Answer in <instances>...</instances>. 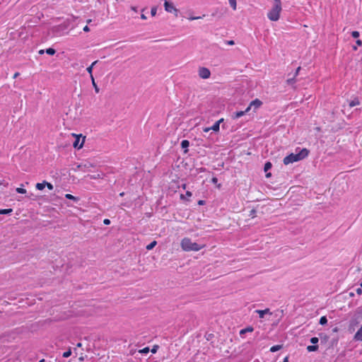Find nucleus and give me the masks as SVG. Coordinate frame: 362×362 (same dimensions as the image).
<instances>
[{
  "label": "nucleus",
  "instance_id": "1",
  "mask_svg": "<svg viewBox=\"0 0 362 362\" xmlns=\"http://www.w3.org/2000/svg\"><path fill=\"white\" fill-rule=\"evenodd\" d=\"M309 154V151L307 148L301 149L298 153H291L284 158V164L288 165L294 162H297L306 158Z\"/></svg>",
  "mask_w": 362,
  "mask_h": 362
},
{
  "label": "nucleus",
  "instance_id": "2",
  "mask_svg": "<svg viewBox=\"0 0 362 362\" xmlns=\"http://www.w3.org/2000/svg\"><path fill=\"white\" fill-rule=\"evenodd\" d=\"M180 245L182 249L187 252L199 251L204 247V245H199L196 243L192 242L191 239L189 238H184L181 240Z\"/></svg>",
  "mask_w": 362,
  "mask_h": 362
},
{
  "label": "nucleus",
  "instance_id": "3",
  "mask_svg": "<svg viewBox=\"0 0 362 362\" xmlns=\"http://www.w3.org/2000/svg\"><path fill=\"white\" fill-rule=\"evenodd\" d=\"M282 4L278 2L274 3L272 7L269 9V11L267 13V18L271 21H277L280 18Z\"/></svg>",
  "mask_w": 362,
  "mask_h": 362
},
{
  "label": "nucleus",
  "instance_id": "4",
  "mask_svg": "<svg viewBox=\"0 0 362 362\" xmlns=\"http://www.w3.org/2000/svg\"><path fill=\"white\" fill-rule=\"evenodd\" d=\"M94 166L95 165L92 163H90V161L85 160V161L81 163L80 164H78L76 166V168L74 170L75 171L79 170V171H81L83 173H88V172H90V168H93Z\"/></svg>",
  "mask_w": 362,
  "mask_h": 362
},
{
  "label": "nucleus",
  "instance_id": "5",
  "mask_svg": "<svg viewBox=\"0 0 362 362\" xmlns=\"http://www.w3.org/2000/svg\"><path fill=\"white\" fill-rule=\"evenodd\" d=\"M72 136L76 138L75 141L73 144V146L74 148L81 149L83 148L86 136L82 137V134H71Z\"/></svg>",
  "mask_w": 362,
  "mask_h": 362
},
{
  "label": "nucleus",
  "instance_id": "6",
  "mask_svg": "<svg viewBox=\"0 0 362 362\" xmlns=\"http://www.w3.org/2000/svg\"><path fill=\"white\" fill-rule=\"evenodd\" d=\"M165 10L168 13H173L176 17L178 15V10L174 6V5L168 1L164 2Z\"/></svg>",
  "mask_w": 362,
  "mask_h": 362
},
{
  "label": "nucleus",
  "instance_id": "7",
  "mask_svg": "<svg viewBox=\"0 0 362 362\" xmlns=\"http://www.w3.org/2000/svg\"><path fill=\"white\" fill-rule=\"evenodd\" d=\"M199 76L203 79H207L210 78L211 71L208 68L200 67L198 71Z\"/></svg>",
  "mask_w": 362,
  "mask_h": 362
},
{
  "label": "nucleus",
  "instance_id": "8",
  "mask_svg": "<svg viewBox=\"0 0 362 362\" xmlns=\"http://www.w3.org/2000/svg\"><path fill=\"white\" fill-rule=\"evenodd\" d=\"M262 105V102L257 98L250 103L249 106L246 108L245 112H249L252 107H254L255 110L258 109Z\"/></svg>",
  "mask_w": 362,
  "mask_h": 362
},
{
  "label": "nucleus",
  "instance_id": "9",
  "mask_svg": "<svg viewBox=\"0 0 362 362\" xmlns=\"http://www.w3.org/2000/svg\"><path fill=\"white\" fill-rule=\"evenodd\" d=\"M223 121V119L221 118L219 120L216 121L211 127H210V129L214 132H218L220 129V124Z\"/></svg>",
  "mask_w": 362,
  "mask_h": 362
},
{
  "label": "nucleus",
  "instance_id": "10",
  "mask_svg": "<svg viewBox=\"0 0 362 362\" xmlns=\"http://www.w3.org/2000/svg\"><path fill=\"white\" fill-rule=\"evenodd\" d=\"M354 339L358 341H362V325L361 327L358 329L354 337Z\"/></svg>",
  "mask_w": 362,
  "mask_h": 362
},
{
  "label": "nucleus",
  "instance_id": "11",
  "mask_svg": "<svg viewBox=\"0 0 362 362\" xmlns=\"http://www.w3.org/2000/svg\"><path fill=\"white\" fill-rule=\"evenodd\" d=\"M247 112H245V111H238V112H235L233 113V115H232V118L233 119H237L238 118H240V117L243 116L245 113H247Z\"/></svg>",
  "mask_w": 362,
  "mask_h": 362
},
{
  "label": "nucleus",
  "instance_id": "12",
  "mask_svg": "<svg viewBox=\"0 0 362 362\" xmlns=\"http://www.w3.org/2000/svg\"><path fill=\"white\" fill-rule=\"evenodd\" d=\"M254 331V328L252 326H248L246 328L242 329L240 331V335L243 336L247 332H252Z\"/></svg>",
  "mask_w": 362,
  "mask_h": 362
},
{
  "label": "nucleus",
  "instance_id": "13",
  "mask_svg": "<svg viewBox=\"0 0 362 362\" xmlns=\"http://www.w3.org/2000/svg\"><path fill=\"white\" fill-rule=\"evenodd\" d=\"M90 179L91 180H98V179H103L104 177V174L103 173H97L91 175H88Z\"/></svg>",
  "mask_w": 362,
  "mask_h": 362
},
{
  "label": "nucleus",
  "instance_id": "14",
  "mask_svg": "<svg viewBox=\"0 0 362 362\" xmlns=\"http://www.w3.org/2000/svg\"><path fill=\"white\" fill-rule=\"evenodd\" d=\"M256 312L259 314V317L260 318H263L265 314L269 313V309L267 308L265 310H257Z\"/></svg>",
  "mask_w": 362,
  "mask_h": 362
},
{
  "label": "nucleus",
  "instance_id": "15",
  "mask_svg": "<svg viewBox=\"0 0 362 362\" xmlns=\"http://www.w3.org/2000/svg\"><path fill=\"white\" fill-rule=\"evenodd\" d=\"M360 104V101L358 98H354L349 103V107H353L354 106L358 105Z\"/></svg>",
  "mask_w": 362,
  "mask_h": 362
},
{
  "label": "nucleus",
  "instance_id": "16",
  "mask_svg": "<svg viewBox=\"0 0 362 362\" xmlns=\"http://www.w3.org/2000/svg\"><path fill=\"white\" fill-rule=\"evenodd\" d=\"M189 146V141L188 140H182L181 142V147L182 148H187ZM185 152L187 151V149L185 151Z\"/></svg>",
  "mask_w": 362,
  "mask_h": 362
},
{
  "label": "nucleus",
  "instance_id": "17",
  "mask_svg": "<svg viewBox=\"0 0 362 362\" xmlns=\"http://www.w3.org/2000/svg\"><path fill=\"white\" fill-rule=\"evenodd\" d=\"M91 81H92V84H93V86L94 87V89H95V93H98L99 91H100V89L98 87L95 81V79H94V77L93 75H91Z\"/></svg>",
  "mask_w": 362,
  "mask_h": 362
},
{
  "label": "nucleus",
  "instance_id": "18",
  "mask_svg": "<svg viewBox=\"0 0 362 362\" xmlns=\"http://www.w3.org/2000/svg\"><path fill=\"white\" fill-rule=\"evenodd\" d=\"M98 61H95L93 62L87 69V71L90 74V76H91V75H93L92 72H93V66L97 64Z\"/></svg>",
  "mask_w": 362,
  "mask_h": 362
},
{
  "label": "nucleus",
  "instance_id": "19",
  "mask_svg": "<svg viewBox=\"0 0 362 362\" xmlns=\"http://www.w3.org/2000/svg\"><path fill=\"white\" fill-rule=\"evenodd\" d=\"M317 349H318V346L317 345H310V346H307V350L309 352L315 351Z\"/></svg>",
  "mask_w": 362,
  "mask_h": 362
},
{
  "label": "nucleus",
  "instance_id": "20",
  "mask_svg": "<svg viewBox=\"0 0 362 362\" xmlns=\"http://www.w3.org/2000/svg\"><path fill=\"white\" fill-rule=\"evenodd\" d=\"M282 348V345H274L270 348L271 352H276Z\"/></svg>",
  "mask_w": 362,
  "mask_h": 362
},
{
  "label": "nucleus",
  "instance_id": "21",
  "mask_svg": "<svg viewBox=\"0 0 362 362\" xmlns=\"http://www.w3.org/2000/svg\"><path fill=\"white\" fill-rule=\"evenodd\" d=\"M157 244V242L156 240H153V242H151L150 244H148L146 248L147 250H152Z\"/></svg>",
  "mask_w": 362,
  "mask_h": 362
},
{
  "label": "nucleus",
  "instance_id": "22",
  "mask_svg": "<svg viewBox=\"0 0 362 362\" xmlns=\"http://www.w3.org/2000/svg\"><path fill=\"white\" fill-rule=\"evenodd\" d=\"M45 187V181L41 182V183H37L36 188L38 190H42Z\"/></svg>",
  "mask_w": 362,
  "mask_h": 362
},
{
  "label": "nucleus",
  "instance_id": "23",
  "mask_svg": "<svg viewBox=\"0 0 362 362\" xmlns=\"http://www.w3.org/2000/svg\"><path fill=\"white\" fill-rule=\"evenodd\" d=\"M12 211V209H0V214H9Z\"/></svg>",
  "mask_w": 362,
  "mask_h": 362
},
{
  "label": "nucleus",
  "instance_id": "24",
  "mask_svg": "<svg viewBox=\"0 0 362 362\" xmlns=\"http://www.w3.org/2000/svg\"><path fill=\"white\" fill-rule=\"evenodd\" d=\"M230 6L233 10H236L237 8V2L236 0H228Z\"/></svg>",
  "mask_w": 362,
  "mask_h": 362
},
{
  "label": "nucleus",
  "instance_id": "25",
  "mask_svg": "<svg viewBox=\"0 0 362 362\" xmlns=\"http://www.w3.org/2000/svg\"><path fill=\"white\" fill-rule=\"evenodd\" d=\"M46 53L49 55H54L56 52L55 49H53V48H47L46 50H45Z\"/></svg>",
  "mask_w": 362,
  "mask_h": 362
},
{
  "label": "nucleus",
  "instance_id": "26",
  "mask_svg": "<svg viewBox=\"0 0 362 362\" xmlns=\"http://www.w3.org/2000/svg\"><path fill=\"white\" fill-rule=\"evenodd\" d=\"M65 197L68 199H71V200H74V201H78V198L73 196L72 194H65Z\"/></svg>",
  "mask_w": 362,
  "mask_h": 362
},
{
  "label": "nucleus",
  "instance_id": "27",
  "mask_svg": "<svg viewBox=\"0 0 362 362\" xmlns=\"http://www.w3.org/2000/svg\"><path fill=\"white\" fill-rule=\"evenodd\" d=\"M327 323V319L326 316H322L320 319V324L322 325H326Z\"/></svg>",
  "mask_w": 362,
  "mask_h": 362
},
{
  "label": "nucleus",
  "instance_id": "28",
  "mask_svg": "<svg viewBox=\"0 0 362 362\" xmlns=\"http://www.w3.org/2000/svg\"><path fill=\"white\" fill-rule=\"evenodd\" d=\"M204 16H205V15H204V14L202 16H189V17H188V20H189V21H194V20L202 19V18H203Z\"/></svg>",
  "mask_w": 362,
  "mask_h": 362
},
{
  "label": "nucleus",
  "instance_id": "29",
  "mask_svg": "<svg viewBox=\"0 0 362 362\" xmlns=\"http://www.w3.org/2000/svg\"><path fill=\"white\" fill-rule=\"evenodd\" d=\"M272 168V163L270 162H267L264 165V170L265 172H267Z\"/></svg>",
  "mask_w": 362,
  "mask_h": 362
},
{
  "label": "nucleus",
  "instance_id": "30",
  "mask_svg": "<svg viewBox=\"0 0 362 362\" xmlns=\"http://www.w3.org/2000/svg\"><path fill=\"white\" fill-rule=\"evenodd\" d=\"M71 355V350L69 348L66 351L63 353V357L68 358Z\"/></svg>",
  "mask_w": 362,
  "mask_h": 362
},
{
  "label": "nucleus",
  "instance_id": "31",
  "mask_svg": "<svg viewBox=\"0 0 362 362\" xmlns=\"http://www.w3.org/2000/svg\"><path fill=\"white\" fill-rule=\"evenodd\" d=\"M16 190L19 194H25L27 192L26 189L23 187H17Z\"/></svg>",
  "mask_w": 362,
  "mask_h": 362
},
{
  "label": "nucleus",
  "instance_id": "32",
  "mask_svg": "<svg viewBox=\"0 0 362 362\" xmlns=\"http://www.w3.org/2000/svg\"><path fill=\"white\" fill-rule=\"evenodd\" d=\"M360 34L359 32L355 30L351 33V36L354 38H358L359 37Z\"/></svg>",
  "mask_w": 362,
  "mask_h": 362
},
{
  "label": "nucleus",
  "instance_id": "33",
  "mask_svg": "<svg viewBox=\"0 0 362 362\" xmlns=\"http://www.w3.org/2000/svg\"><path fill=\"white\" fill-rule=\"evenodd\" d=\"M318 341H319V340H318V338H317V337H312V338L310 339V342H311L312 344H317V343L318 342Z\"/></svg>",
  "mask_w": 362,
  "mask_h": 362
},
{
  "label": "nucleus",
  "instance_id": "34",
  "mask_svg": "<svg viewBox=\"0 0 362 362\" xmlns=\"http://www.w3.org/2000/svg\"><path fill=\"white\" fill-rule=\"evenodd\" d=\"M148 351H149V348L148 347H145L143 349H141L139 351V352L141 353V354H147V353H148Z\"/></svg>",
  "mask_w": 362,
  "mask_h": 362
},
{
  "label": "nucleus",
  "instance_id": "35",
  "mask_svg": "<svg viewBox=\"0 0 362 362\" xmlns=\"http://www.w3.org/2000/svg\"><path fill=\"white\" fill-rule=\"evenodd\" d=\"M157 12V8L156 7H153L151 10V14L152 16H155Z\"/></svg>",
  "mask_w": 362,
  "mask_h": 362
},
{
  "label": "nucleus",
  "instance_id": "36",
  "mask_svg": "<svg viewBox=\"0 0 362 362\" xmlns=\"http://www.w3.org/2000/svg\"><path fill=\"white\" fill-rule=\"evenodd\" d=\"M295 78H296V77H294V76H293V78H288V79H287V81H287V83H288V84H293V83H294L296 82V79H295Z\"/></svg>",
  "mask_w": 362,
  "mask_h": 362
},
{
  "label": "nucleus",
  "instance_id": "37",
  "mask_svg": "<svg viewBox=\"0 0 362 362\" xmlns=\"http://www.w3.org/2000/svg\"><path fill=\"white\" fill-rule=\"evenodd\" d=\"M45 186H47V188H48L49 190H52V189H53V188H54L53 185H52L51 183L47 182H46V181H45Z\"/></svg>",
  "mask_w": 362,
  "mask_h": 362
},
{
  "label": "nucleus",
  "instance_id": "38",
  "mask_svg": "<svg viewBox=\"0 0 362 362\" xmlns=\"http://www.w3.org/2000/svg\"><path fill=\"white\" fill-rule=\"evenodd\" d=\"M103 223L105 225H109L110 223V221L108 218H105L103 220Z\"/></svg>",
  "mask_w": 362,
  "mask_h": 362
},
{
  "label": "nucleus",
  "instance_id": "39",
  "mask_svg": "<svg viewBox=\"0 0 362 362\" xmlns=\"http://www.w3.org/2000/svg\"><path fill=\"white\" fill-rule=\"evenodd\" d=\"M300 66H298V67L297 68V69L296 70V72H295V74H294V77H296V76L298 75V73H299V71H300Z\"/></svg>",
  "mask_w": 362,
  "mask_h": 362
},
{
  "label": "nucleus",
  "instance_id": "40",
  "mask_svg": "<svg viewBox=\"0 0 362 362\" xmlns=\"http://www.w3.org/2000/svg\"><path fill=\"white\" fill-rule=\"evenodd\" d=\"M356 44L357 46H361L362 45V41L361 40H356Z\"/></svg>",
  "mask_w": 362,
  "mask_h": 362
},
{
  "label": "nucleus",
  "instance_id": "41",
  "mask_svg": "<svg viewBox=\"0 0 362 362\" xmlns=\"http://www.w3.org/2000/svg\"><path fill=\"white\" fill-rule=\"evenodd\" d=\"M211 182H212L214 184H216V183L218 182V179H217V177H212V179H211Z\"/></svg>",
  "mask_w": 362,
  "mask_h": 362
},
{
  "label": "nucleus",
  "instance_id": "42",
  "mask_svg": "<svg viewBox=\"0 0 362 362\" xmlns=\"http://www.w3.org/2000/svg\"><path fill=\"white\" fill-rule=\"evenodd\" d=\"M83 31L84 32H89L90 30V28L88 25H86L83 28Z\"/></svg>",
  "mask_w": 362,
  "mask_h": 362
},
{
  "label": "nucleus",
  "instance_id": "43",
  "mask_svg": "<svg viewBox=\"0 0 362 362\" xmlns=\"http://www.w3.org/2000/svg\"><path fill=\"white\" fill-rule=\"evenodd\" d=\"M226 43L229 45H233L235 44L233 40H228L226 42Z\"/></svg>",
  "mask_w": 362,
  "mask_h": 362
},
{
  "label": "nucleus",
  "instance_id": "44",
  "mask_svg": "<svg viewBox=\"0 0 362 362\" xmlns=\"http://www.w3.org/2000/svg\"><path fill=\"white\" fill-rule=\"evenodd\" d=\"M210 130H211V129H210V127H205V128H204V129H203V131H204V132H209Z\"/></svg>",
  "mask_w": 362,
  "mask_h": 362
},
{
  "label": "nucleus",
  "instance_id": "45",
  "mask_svg": "<svg viewBox=\"0 0 362 362\" xmlns=\"http://www.w3.org/2000/svg\"><path fill=\"white\" fill-rule=\"evenodd\" d=\"M198 204H199V205H204V204H205V201H204V200H199V201L198 202Z\"/></svg>",
  "mask_w": 362,
  "mask_h": 362
},
{
  "label": "nucleus",
  "instance_id": "46",
  "mask_svg": "<svg viewBox=\"0 0 362 362\" xmlns=\"http://www.w3.org/2000/svg\"><path fill=\"white\" fill-rule=\"evenodd\" d=\"M19 75H20L19 72H16V73L13 74V78H16Z\"/></svg>",
  "mask_w": 362,
  "mask_h": 362
},
{
  "label": "nucleus",
  "instance_id": "47",
  "mask_svg": "<svg viewBox=\"0 0 362 362\" xmlns=\"http://www.w3.org/2000/svg\"><path fill=\"white\" fill-rule=\"evenodd\" d=\"M186 195H187L188 197H190L192 196V192H189V191H187V192H186Z\"/></svg>",
  "mask_w": 362,
  "mask_h": 362
},
{
  "label": "nucleus",
  "instance_id": "48",
  "mask_svg": "<svg viewBox=\"0 0 362 362\" xmlns=\"http://www.w3.org/2000/svg\"><path fill=\"white\" fill-rule=\"evenodd\" d=\"M151 352H152V353H156V348H155V347H154V348H153V349H151Z\"/></svg>",
  "mask_w": 362,
  "mask_h": 362
},
{
  "label": "nucleus",
  "instance_id": "49",
  "mask_svg": "<svg viewBox=\"0 0 362 362\" xmlns=\"http://www.w3.org/2000/svg\"><path fill=\"white\" fill-rule=\"evenodd\" d=\"M44 52H45V51H44L43 49H40V50L39 51V54H44Z\"/></svg>",
  "mask_w": 362,
  "mask_h": 362
},
{
  "label": "nucleus",
  "instance_id": "50",
  "mask_svg": "<svg viewBox=\"0 0 362 362\" xmlns=\"http://www.w3.org/2000/svg\"><path fill=\"white\" fill-rule=\"evenodd\" d=\"M271 175H272V174L270 173H268L266 174V177H270Z\"/></svg>",
  "mask_w": 362,
  "mask_h": 362
},
{
  "label": "nucleus",
  "instance_id": "51",
  "mask_svg": "<svg viewBox=\"0 0 362 362\" xmlns=\"http://www.w3.org/2000/svg\"><path fill=\"white\" fill-rule=\"evenodd\" d=\"M274 1V3H281V0H273Z\"/></svg>",
  "mask_w": 362,
  "mask_h": 362
},
{
  "label": "nucleus",
  "instance_id": "52",
  "mask_svg": "<svg viewBox=\"0 0 362 362\" xmlns=\"http://www.w3.org/2000/svg\"><path fill=\"white\" fill-rule=\"evenodd\" d=\"M180 198H181V199H185V196L183 194H181L180 195Z\"/></svg>",
  "mask_w": 362,
  "mask_h": 362
},
{
  "label": "nucleus",
  "instance_id": "53",
  "mask_svg": "<svg viewBox=\"0 0 362 362\" xmlns=\"http://www.w3.org/2000/svg\"><path fill=\"white\" fill-rule=\"evenodd\" d=\"M141 18H142V19H146V16H145L144 14H142V15H141Z\"/></svg>",
  "mask_w": 362,
  "mask_h": 362
},
{
  "label": "nucleus",
  "instance_id": "54",
  "mask_svg": "<svg viewBox=\"0 0 362 362\" xmlns=\"http://www.w3.org/2000/svg\"><path fill=\"white\" fill-rule=\"evenodd\" d=\"M91 21H92V20H91V19H88V20H87V23H90Z\"/></svg>",
  "mask_w": 362,
  "mask_h": 362
},
{
  "label": "nucleus",
  "instance_id": "55",
  "mask_svg": "<svg viewBox=\"0 0 362 362\" xmlns=\"http://www.w3.org/2000/svg\"><path fill=\"white\" fill-rule=\"evenodd\" d=\"M81 345H82V344H81V343H78V344H77V346H78V347H81Z\"/></svg>",
  "mask_w": 362,
  "mask_h": 362
},
{
  "label": "nucleus",
  "instance_id": "56",
  "mask_svg": "<svg viewBox=\"0 0 362 362\" xmlns=\"http://www.w3.org/2000/svg\"><path fill=\"white\" fill-rule=\"evenodd\" d=\"M357 293H361V289H360V288H358V289H357Z\"/></svg>",
  "mask_w": 362,
  "mask_h": 362
},
{
  "label": "nucleus",
  "instance_id": "57",
  "mask_svg": "<svg viewBox=\"0 0 362 362\" xmlns=\"http://www.w3.org/2000/svg\"><path fill=\"white\" fill-rule=\"evenodd\" d=\"M353 49L354 50H356L357 49V47L356 46L353 47Z\"/></svg>",
  "mask_w": 362,
  "mask_h": 362
},
{
  "label": "nucleus",
  "instance_id": "58",
  "mask_svg": "<svg viewBox=\"0 0 362 362\" xmlns=\"http://www.w3.org/2000/svg\"><path fill=\"white\" fill-rule=\"evenodd\" d=\"M182 187H183L184 189H185V187H186V185H185H185H183Z\"/></svg>",
  "mask_w": 362,
  "mask_h": 362
},
{
  "label": "nucleus",
  "instance_id": "59",
  "mask_svg": "<svg viewBox=\"0 0 362 362\" xmlns=\"http://www.w3.org/2000/svg\"><path fill=\"white\" fill-rule=\"evenodd\" d=\"M119 195H120V196H123V195H124V192L120 193V194H119Z\"/></svg>",
  "mask_w": 362,
  "mask_h": 362
},
{
  "label": "nucleus",
  "instance_id": "60",
  "mask_svg": "<svg viewBox=\"0 0 362 362\" xmlns=\"http://www.w3.org/2000/svg\"><path fill=\"white\" fill-rule=\"evenodd\" d=\"M39 362H44V359L40 360Z\"/></svg>",
  "mask_w": 362,
  "mask_h": 362
}]
</instances>
